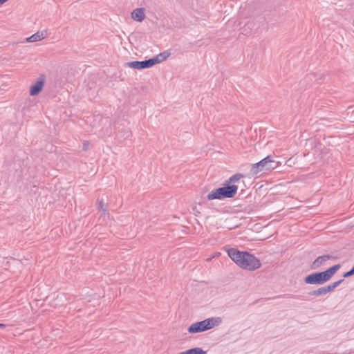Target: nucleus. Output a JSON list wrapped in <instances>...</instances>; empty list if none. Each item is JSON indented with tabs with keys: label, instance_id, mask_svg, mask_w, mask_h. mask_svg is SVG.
I'll list each match as a JSON object with an SVG mask.
<instances>
[{
	"label": "nucleus",
	"instance_id": "obj_1",
	"mask_svg": "<svg viewBox=\"0 0 354 354\" xmlns=\"http://www.w3.org/2000/svg\"><path fill=\"white\" fill-rule=\"evenodd\" d=\"M226 252L230 258L243 270L254 271L261 266L260 260L248 252L240 251L236 248H227Z\"/></svg>",
	"mask_w": 354,
	"mask_h": 354
},
{
	"label": "nucleus",
	"instance_id": "obj_2",
	"mask_svg": "<svg viewBox=\"0 0 354 354\" xmlns=\"http://www.w3.org/2000/svg\"><path fill=\"white\" fill-rule=\"evenodd\" d=\"M339 268L340 265L337 264L324 272L308 274L305 277L304 282L307 284H324L332 278Z\"/></svg>",
	"mask_w": 354,
	"mask_h": 354
},
{
	"label": "nucleus",
	"instance_id": "obj_3",
	"mask_svg": "<svg viewBox=\"0 0 354 354\" xmlns=\"http://www.w3.org/2000/svg\"><path fill=\"white\" fill-rule=\"evenodd\" d=\"M222 324V318L220 317H212L204 319L201 322H197L191 324L187 331L190 334H195L203 333L215 327L220 326Z\"/></svg>",
	"mask_w": 354,
	"mask_h": 354
},
{
	"label": "nucleus",
	"instance_id": "obj_4",
	"mask_svg": "<svg viewBox=\"0 0 354 354\" xmlns=\"http://www.w3.org/2000/svg\"><path fill=\"white\" fill-rule=\"evenodd\" d=\"M279 166V162L267 156L260 162L253 164L251 167L250 174L252 176L261 172H267L276 169Z\"/></svg>",
	"mask_w": 354,
	"mask_h": 354
},
{
	"label": "nucleus",
	"instance_id": "obj_5",
	"mask_svg": "<svg viewBox=\"0 0 354 354\" xmlns=\"http://www.w3.org/2000/svg\"><path fill=\"white\" fill-rule=\"evenodd\" d=\"M238 187L234 185H230L226 187L218 188L210 192L207 195V199L209 201L212 200H222L225 198L233 197L236 192Z\"/></svg>",
	"mask_w": 354,
	"mask_h": 354
},
{
	"label": "nucleus",
	"instance_id": "obj_6",
	"mask_svg": "<svg viewBox=\"0 0 354 354\" xmlns=\"http://www.w3.org/2000/svg\"><path fill=\"white\" fill-rule=\"evenodd\" d=\"M125 65L131 68L137 69V70H142L145 68H151L155 66L153 58H151L145 61H133L127 62Z\"/></svg>",
	"mask_w": 354,
	"mask_h": 354
},
{
	"label": "nucleus",
	"instance_id": "obj_7",
	"mask_svg": "<svg viewBox=\"0 0 354 354\" xmlns=\"http://www.w3.org/2000/svg\"><path fill=\"white\" fill-rule=\"evenodd\" d=\"M46 80L44 76L39 77L36 82L30 86L29 93L30 96H36L39 94L44 89Z\"/></svg>",
	"mask_w": 354,
	"mask_h": 354
},
{
	"label": "nucleus",
	"instance_id": "obj_8",
	"mask_svg": "<svg viewBox=\"0 0 354 354\" xmlns=\"http://www.w3.org/2000/svg\"><path fill=\"white\" fill-rule=\"evenodd\" d=\"M342 280H339L335 281L327 286L322 287L318 288L317 290L313 291V295L315 296L324 295L328 292H332L335 288H336L341 283Z\"/></svg>",
	"mask_w": 354,
	"mask_h": 354
},
{
	"label": "nucleus",
	"instance_id": "obj_9",
	"mask_svg": "<svg viewBox=\"0 0 354 354\" xmlns=\"http://www.w3.org/2000/svg\"><path fill=\"white\" fill-rule=\"evenodd\" d=\"M48 36L47 30H39L30 37L26 38V41L29 43H34L42 41Z\"/></svg>",
	"mask_w": 354,
	"mask_h": 354
},
{
	"label": "nucleus",
	"instance_id": "obj_10",
	"mask_svg": "<svg viewBox=\"0 0 354 354\" xmlns=\"http://www.w3.org/2000/svg\"><path fill=\"white\" fill-rule=\"evenodd\" d=\"M331 257L329 255H324L319 257L317 258L313 263L311 268L313 270H317L322 266H325L327 264V261L330 259Z\"/></svg>",
	"mask_w": 354,
	"mask_h": 354
},
{
	"label": "nucleus",
	"instance_id": "obj_11",
	"mask_svg": "<svg viewBox=\"0 0 354 354\" xmlns=\"http://www.w3.org/2000/svg\"><path fill=\"white\" fill-rule=\"evenodd\" d=\"M133 20L142 22L145 19V10L144 8H136L131 12Z\"/></svg>",
	"mask_w": 354,
	"mask_h": 354
},
{
	"label": "nucleus",
	"instance_id": "obj_12",
	"mask_svg": "<svg viewBox=\"0 0 354 354\" xmlns=\"http://www.w3.org/2000/svg\"><path fill=\"white\" fill-rule=\"evenodd\" d=\"M171 56V53L169 50H165L155 57H152L155 65L160 64L167 60Z\"/></svg>",
	"mask_w": 354,
	"mask_h": 354
},
{
	"label": "nucleus",
	"instance_id": "obj_13",
	"mask_svg": "<svg viewBox=\"0 0 354 354\" xmlns=\"http://www.w3.org/2000/svg\"><path fill=\"white\" fill-rule=\"evenodd\" d=\"M179 354H207V352L203 351L201 348L196 347L181 352Z\"/></svg>",
	"mask_w": 354,
	"mask_h": 354
},
{
	"label": "nucleus",
	"instance_id": "obj_14",
	"mask_svg": "<svg viewBox=\"0 0 354 354\" xmlns=\"http://www.w3.org/2000/svg\"><path fill=\"white\" fill-rule=\"evenodd\" d=\"M243 175L241 174H237L232 176L229 180V183L232 184L234 183L238 182L241 178H243Z\"/></svg>",
	"mask_w": 354,
	"mask_h": 354
},
{
	"label": "nucleus",
	"instance_id": "obj_15",
	"mask_svg": "<svg viewBox=\"0 0 354 354\" xmlns=\"http://www.w3.org/2000/svg\"><path fill=\"white\" fill-rule=\"evenodd\" d=\"M295 164V160H294L293 158H289L286 162V165L289 166V167H291L293 165Z\"/></svg>",
	"mask_w": 354,
	"mask_h": 354
},
{
	"label": "nucleus",
	"instance_id": "obj_16",
	"mask_svg": "<svg viewBox=\"0 0 354 354\" xmlns=\"http://www.w3.org/2000/svg\"><path fill=\"white\" fill-rule=\"evenodd\" d=\"M354 274V267L349 271L344 274V277H348Z\"/></svg>",
	"mask_w": 354,
	"mask_h": 354
},
{
	"label": "nucleus",
	"instance_id": "obj_17",
	"mask_svg": "<svg viewBox=\"0 0 354 354\" xmlns=\"http://www.w3.org/2000/svg\"><path fill=\"white\" fill-rule=\"evenodd\" d=\"M9 1L10 0H0V8H2V6Z\"/></svg>",
	"mask_w": 354,
	"mask_h": 354
},
{
	"label": "nucleus",
	"instance_id": "obj_18",
	"mask_svg": "<svg viewBox=\"0 0 354 354\" xmlns=\"http://www.w3.org/2000/svg\"><path fill=\"white\" fill-rule=\"evenodd\" d=\"M5 326H6V325H5V324H0V328H4Z\"/></svg>",
	"mask_w": 354,
	"mask_h": 354
}]
</instances>
